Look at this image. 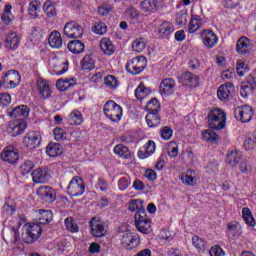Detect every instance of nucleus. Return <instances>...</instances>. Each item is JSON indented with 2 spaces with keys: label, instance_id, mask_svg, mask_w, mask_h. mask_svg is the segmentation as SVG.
Listing matches in <instances>:
<instances>
[{
  "label": "nucleus",
  "instance_id": "9",
  "mask_svg": "<svg viewBox=\"0 0 256 256\" xmlns=\"http://www.w3.org/2000/svg\"><path fill=\"white\" fill-rule=\"evenodd\" d=\"M234 115L238 121L249 123L253 119V107L249 105L239 106L235 109Z\"/></svg>",
  "mask_w": 256,
  "mask_h": 256
},
{
  "label": "nucleus",
  "instance_id": "4",
  "mask_svg": "<svg viewBox=\"0 0 256 256\" xmlns=\"http://www.w3.org/2000/svg\"><path fill=\"white\" fill-rule=\"evenodd\" d=\"M83 33V27L75 21L67 22L64 25L63 35L68 39H80V37H83Z\"/></svg>",
  "mask_w": 256,
  "mask_h": 256
},
{
  "label": "nucleus",
  "instance_id": "64",
  "mask_svg": "<svg viewBox=\"0 0 256 256\" xmlns=\"http://www.w3.org/2000/svg\"><path fill=\"white\" fill-rule=\"evenodd\" d=\"M176 23L178 25H187V12H180L176 14Z\"/></svg>",
  "mask_w": 256,
  "mask_h": 256
},
{
  "label": "nucleus",
  "instance_id": "53",
  "mask_svg": "<svg viewBox=\"0 0 256 256\" xmlns=\"http://www.w3.org/2000/svg\"><path fill=\"white\" fill-rule=\"evenodd\" d=\"M131 185V177L130 176H123L118 180V189L120 191H127L129 186Z\"/></svg>",
  "mask_w": 256,
  "mask_h": 256
},
{
  "label": "nucleus",
  "instance_id": "25",
  "mask_svg": "<svg viewBox=\"0 0 256 256\" xmlns=\"http://www.w3.org/2000/svg\"><path fill=\"white\" fill-rule=\"evenodd\" d=\"M20 41H21V38H19V35L16 32H11L7 35L4 45L6 49L15 51V49L19 47Z\"/></svg>",
  "mask_w": 256,
  "mask_h": 256
},
{
  "label": "nucleus",
  "instance_id": "41",
  "mask_svg": "<svg viewBox=\"0 0 256 256\" xmlns=\"http://www.w3.org/2000/svg\"><path fill=\"white\" fill-rule=\"evenodd\" d=\"M114 153L115 155H118L119 157H122V159H129L131 157V152L129 151V148L123 144H118L114 147Z\"/></svg>",
  "mask_w": 256,
  "mask_h": 256
},
{
  "label": "nucleus",
  "instance_id": "32",
  "mask_svg": "<svg viewBox=\"0 0 256 256\" xmlns=\"http://www.w3.org/2000/svg\"><path fill=\"white\" fill-rule=\"evenodd\" d=\"M200 27H203V18L199 15H193L188 25L189 33H197Z\"/></svg>",
  "mask_w": 256,
  "mask_h": 256
},
{
  "label": "nucleus",
  "instance_id": "2",
  "mask_svg": "<svg viewBox=\"0 0 256 256\" xmlns=\"http://www.w3.org/2000/svg\"><path fill=\"white\" fill-rule=\"evenodd\" d=\"M25 232L22 234V241L24 243H27L28 245H31V243H35L39 237H41V234L43 233V228L41 227V224L37 223H26L24 225Z\"/></svg>",
  "mask_w": 256,
  "mask_h": 256
},
{
  "label": "nucleus",
  "instance_id": "7",
  "mask_svg": "<svg viewBox=\"0 0 256 256\" xmlns=\"http://www.w3.org/2000/svg\"><path fill=\"white\" fill-rule=\"evenodd\" d=\"M2 83L7 89H15L21 83V75L17 70H8L2 77Z\"/></svg>",
  "mask_w": 256,
  "mask_h": 256
},
{
  "label": "nucleus",
  "instance_id": "44",
  "mask_svg": "<svg viewBox=\"0 0 256 256\" xmlns=\"http://www.w3.org/2000/svg\"><path fill=\"white\" fill-rule=\"evenodd\" d=\"M128 209L132 213L135 211H136V213H137V211H143V209H145V206H143V200H141V199L131 200L128 204Z\"/></svg>",
  "mask_w": 256,
  "mask_h": 256
},
{
  "label": "nucleus",
  "instance_id": "1",
  "mask_svg": "<svg viewBox=\"0 0 256 256\" xmlns=\"http://www.w3.org/2000/svg\"><path fill=\"white\" fill-rule=\"evenodd\" d=\"M227 121V116L225 112L219 108H214L210 110L208 114V126L210 129H214L215 131H221L225 127V123Z\"/></svg>",
  "mask_w": 256,
  "mask_h": 256
},
{
  "label": "nucleus",
  "instance_id": "31",
  "mask_svg": "<svg viewBox=\"0 0 256 256\" xmlns=\"http://www.w3.org/2000/svg\"><path fill=\"white\" fill-rule=\"evenodd\" d=\"M241 152L235 149H231L226 154V163L228 165H238L241 161Z\"/></svg>",
  "mask_w": 256,
  "mask_h": 256
},
{
  "label": "nucleus",
  "instance_id": "35",
  "mask_svg": "<svg viewBox=\"0 0 256 256\" xmlns=\"http://www.w3.org/2000/svg\"><path fill=\"white\" fill-rule=\"evenodd\" d=\"M146 123L148 127H158V125H161V116H159V112H148L146 115Z\"/></svg>",
  "mask_w": 256,
  "mask_h": 256
},
{
  "label": "nucleus",
  "instance_id": "18",
  "mask_svg": "<svg viewBox=\"0 0 256 256\" xmlns=\"http://www.w3.org/2000/svg\"><path fill=\"white\" fill-rule=\"evenodd\" d=\"M175 80L173 78H165L160 83L161 95H173L175 93Z\"/></svg>",
  "mask_w": 256,
  "mask_h": 256
},
{
  "label": "nucleus",
  "instance_id": "26",
  "mask_svg": "<svg viewBox=\"0 0 256 256\" xmlns=\"http://www.w3.org/2000/svg\"><path fill=\"white\" fill-rule=\"evenodd\" d=\"M256 87L255 79L250 78L246 81L242 82L241 88H240V94L242 97H249L251 93H253V90Z\"/></svg>",
  "mask_w": 256,
  "mask_h": 256
},
{
  "label": "nucleus",
  "instance_id": "10",
  "mask_svg": "<svg viewBox=\"0 0 256 256\" xmlns=\"http://www.w3.org/2000/svg\"><path fill=\"white\" fill-rule=\"evenodd\" d=\"M90 225V233L93 235V237L101 238L105 237L107 233V229H105V224L97 219V218H92L89 222Z\"/></svg>",
  "mask_w": 256,
  "mask_h": 256
},
{
  "label": "nucleus",
  "instance_id": "42",
  "mask_svg": "<svg viewBox=\"0 0 256 256\" xmlns=\"http://www.w3.org/2000/svg\"><path fill=\"white\" fill-rule=\"evenodd\" d=\"M242 217L249 227H255V218L248 207L242 209Z\"/></svg>",
  "mask_w": 256,
  "mask_h": 256
},
{
  "label": "nucleus",
  "instance_id": "57",
  "mask_svg": "<svg viewBox=\"0 0 256 256\" xmlns=\"http://www.w3.org/2000/svg\"><path fill=\"white\" fill-rule=\"evenodd\" d=\"M256 147V137L248 136L244 140V149L246 151H251V149H255Z\"/></svg>",
  "mask_w": 256,
  "mask_h": 256
},
{
  "label": "nucleus",
  "instance_id": "21",
  "mask_svg": "<svg viewBox=\"0 0 256 256\" xmlns=\"http://www.w3.org/2000/svg\"><path fill=\"white\" fill-rule=\"evenodd\" d=\"M35 215L38 225H47L53 221V211L51 210H36Z\"/></svg>",
  "mask_w": 256,
  "mask_h": 256
},
{
  "label": "nucleus",
  "instance_id": "12",
  "mask_svg": "<svg viewBox=\"0 0 256 256\" xmlns=\"http://www.w3.org/2000/svg\"><path fill=\"white\" fill-rule=\"evenodd\" d=\"M2 161L15 165L19 161V150L13 146H7L1 153Z\"/></svg>",
  "mask_w": 256,
  "mask_h": 256
},
{
  "label": "nucleus",
  "instance_id": "14",
  "mask_svg": "<svg viewBox=\"0 0 256 256\" xmlns=\"http://www.w3.org/2000/svg\"><path fill=\"white\" fill-rule=\"evenodd\" d=\"M36 193L42 201H45V203H53V201L57 199L55 190L50 186H40Z\"/></svg>",
  "mask_w": 256,
  "mask_h": 256
},
{
  "label": "nucleus",
  "instance_id": "63",
  "mask_svg": "<svg viewBox=\"0 0 256 256\" xmlns=\"http://www.w3.org/2000/svg\"><path fill=\"white\" fill-rule=\"evenodd\" d=\"M111 11H113V6L109 4L98 7V14L101 15V17H107V14L111 13Z\"/></svg>",
  "mask_w": 256,
  "mask_h": 256
},
{
  "label": "nucleus",
  "instance_id": "47",
  "mask_svg": "<svg viewBox=\"0 0 256 256\" xmlns=\"http://www.w3.org/2000/svg\"><path fill=\"white\" fill-rule=\"evenodd\" d=\"M202 139L208 143H213V141H218L219 136L213 130L208 129L202 132Z\"/></svg>",
  "mask_w": 256,
  "mask_h": 256
},
{
  "label": "nucleus",
  "instance_id": "8",
  "mask_svg": "<svg viewBox=\"0 0 256 256\" xmlns=\"http://www.w3.org/2000/svg\"><path fill=\"white\" fill-rule=\"evenodd\" d=\"M23 145L27 149H37L41 145V133L30 131L23 138Z\"/></svg>",
  "mask_w": 256,
  "mask_h": 256
},
{
  "label": "nucleus",
  "instance_id": "61",
  "mask_svg": "<svg viewBox=\"0 0 256 256\" xmlns=\"http://www.w3.org/2000/svg\"><path fill=\"white\" fill-rule=\"evenodd\" d=\"M68 69H69V62L65 60L55 67L54 73H56V75H63V73H66Z\"/></svg>",
  "mask_w": 256,
  "mask_h": 256
},
{
  "label": "nucleus",
  "instance_id": "33",
  "mask_svg": "<svg viewBox=\"0 0 256 256\" xmlns=\"http://www.w3.org/2000/svg\"><path fill=\"white\" fill-rule=\"evenodd\" d=\"M68 49L71 53L79 55V53H83L85 51V43L81 40H72L68 43Z\"/></svg>",
  "mask_w": 256,
  "mask_h": 256
},
{
  "label": "nucleus",
  "instance_id": "6",
  "mask_svg": "<svg viewBox=\"0 0 256 256\" xmlns=\"http://www.w3.org/2000/svg\"><path fill=\"white\" fill-rule=\"evenodd\" d=\"M67 193L71 195V197H79L85 193V182L79 176H75L69 182L67 186Z\"/></svg>",
  "mask_w": 256,
  "mask_h": 256
},
{
  "label": "nucleus",
  "instance_id": "49",
  "mask_svg": "<svg viewBox=\"0 0 256 256\" xmlns=\"http://www.w3.org/2000/svg\"><path fill=\"white\" fill-rule=\"evenodd\" d=\"M43 11L46 13L47 17H55L57 15V11L55 9V5L53 2L47 0L43 5Z\"/></svg>",
  "mask_w": 256,
  "mask_h": 256
},
{
  "label": "nucleus",
  "instance_id": "27",
  "mask_svg": "<svg viewBox=\"0 0 256 256\" xmlns=\"http://www.w3.org/2000/svg\"><path fill=\"white\" fill-rule=\"evenodd\" d=\"M75 85H77V78H64L56 81L58 91H67V89H71Z\"/></svg>",
  "mask_w": 256,
  "mask_h": 256
},
{
  "label": "nucleus",
  "instance_id": "19",
  "mask_svg": "<svg viewBox=\"0 0 256 256\" xmlns=\"http://www.w3.org/2000/svg\"><path fill=\"white\" fill-rule=\"evenodd\" d=\"M251 51V40L245 36L238 39L236 43V52L238 55H247Z\"/></svg>",
  "mask_w": 256,
  "mask_h": 256
},
{
  "label": "nucleus",
  "instance_id": "5",
  "mask_svg": "<svg viewBox=\"0 0 256 256\" xmlns=\"http://www.w3.org/2000/svg\"><path fill=\"white\" fill-rule=\"evenodd\" d=\"M147 67V59L143 56L134 57L126 64V70L131 75H139Z\"/></svg>",
  "mask_w": 256,
  "mask_h": 256
},
{
  "label": "nucleus",
  "instance_id": "15",
  "mask_svg": "<svg viewBox=\"0 0 256 256\" xmlns=\"http://www.w3.org/2000/svg\"><path fill=\"white\" fill-rule=\"evenodd\" d=\"M200 35L203 41V45H205V47L208 49H213V47H215V45H217L219 42V38L215 32L211 30H203Z\"/></svg>",
  "mask_w": 256,
  "mask_h": 256
},
{
  "label": "nucleus",
  "instance_id": "16",
  "mask_svg": "<svg viewBox=\"0 0 256 256\" xmlns=\"http://www.w3.org/2000/svg\"><path fill=\"white\" fill-rule=\"evenodd\" d=\"M233 93H235V86L233 85V83L228 82L218 88V99H220V101H229Z\"/></svg>",
  "mask_w": 256,
  "mask_h": 256
},
{
  "label": "nucleus",
  "instance_id": "43",
  "mask_svg": "<svg viewBox=\"0 0 256 256\" xmlns=\"http://www.w3.org/2000/svg\"><path fill=\"white\" fill-rule=\"evenodd\" d=\"M64 225L69 233H79V225L73 220V217H67L64 220Z\"/></svg>",
  "mask_w": 256,
  "mask_h": 256
},
{
  "label": "nucleus",
  "instance_id": "23",
  "mask_svg": "<svg viewBox=\"0 0 256 256\" xmlns=\"http://www.w3.org/2000/svg\"><path fill=\"white\" fill-rule=\"evenodd\" d=\"M38 92L43 99H49L51 97V85L47 80L39 78L37 80Z\"/></svg>",
  "mask_w": 256,
  "mask_h": 256
},
{
  "label": "nucleus",
  "instance_id": "45",
  "mask_svg": "<svg viewBox=\"0 0 256 256\" xmlns=\"http://www.w3.org/2000/svg\"><path fill=\"white\" fill-rule=\"evenodd\" d=\"M159 109H161V104L157 98H152L146 105L148 113H159Z\"/></svg>",
  "mask_w": 256,
  "mask_h": 256
},
{
  "label": "nucleus",
  "instance_id": "62",
  "mask_svg": "<svg viewBox=\"0 0 256 256\" xmlns=\"http://www.w3.org/2000/svg\"><path fill=\"white\" fill-rule=\"evenodd\" d=\"M181 181L184 185H189L191 187L197 185V179L187 174L181 176Z\"/></svg>",
  "mask_w": 256,
  "mask_h": 256
},
{
  "label": "nucleus",
  "instance_id": "24",
  "mask_svg": "<svg viewBox=\"0 0 256 256\" xmlns=\"http://www.w3.org/2000/svg\"><path fill=\"white\" fill-rule=\"evenodd\" d=\"M156 145L155 141L149 140L142 149L138 151L139 159H147V157H151L153 153H155Z\"/></svg>",
  "mask_w": 256,
  "mask_h": 256
},
{
  "label": "nucleus",
  "instance_id": "48",
  "mask_svg": "<svg viewBox=\"0 0 256 256\" xmlns=\"http://www.w3.org/2000/svg\"><path fill=\"white\" fill-rule=\"evenodd\" d=\"M35 164L31 160H25L20 166V173L22 175H29L33 171Z\"/></svg>",
  "mask_w": 256,
  "mask_h": 256
},
{
  "label": "nucleus",
  "instance_id": "54",
  "mask_svg": "<svg viewBox=\"0 0 256 256\" xmlns=\"http://www.w3.org/2000/svg\"><path fill=\"white\" fill-rule=\"evenodd\" d=\"M92 31L93 33H96V35H105V33H107V24L96 22L92 27Z\"/></svg>",
  "mask_w": 256,
  "mask_h": 256
},
{
  "label": "nucleus",
  "instance_id": "28",
  "mask_svg": "<svg viewBox=\"0 0 256 256\" xmlns=\"http://www.w3.org/2000/svg\"><path fill=\"white\" fill-rule=\"evenodd\" d=\"M33 183H47V168H37L31 173Z\"/></svg>",
  "mask_w": 256,
  "mask_h": 256
},
{
  "label": "nucleus",
  "instance_id": "20",
  "mask_svg": "<svg viewBox=\"0 0 256 256\" xmlns=\"http://www.w3.org/2000/svg\"><path fill=\"white\" fill-rule=\"evenodd\" d=\"M140 8L143 13H147L148 15L157 13V9H159V0H142L140 2Z\"/></svg>",
  "mask_w": 256,
  "mask_h": 256
},
{
  "label": "nucleus",
  "instance_id": "29",
  "mask_svg": "<svg viewBox=\"0 0 256 256\" xmlns=\"http://www.w3.org/2000/svg\"><path fill=\"white\" fill-rule=\"evenodd\" d=\"M10 117H21L20 119H27L29 117V107L27 105L16 106L11 112H9Z\"/></svg>",
  "mask_w": 256,
  "mask_h": 256
},
{
  "label": "nucleus",
  "instance_id": "3",
  "mask_svg": "<svg viewBox=\"0 0 256 256\" xmlns=\"http://www.w3.org/2000/svg\"><path fill=\"white\" fill-rule=\"evenodd\" d=\"M104 115L114 123H117L123 117V108L119 104H116L115 101L109 100L104 105Z\"/></svg>",
  "mask_w": 256,
  "mask_h": 256
},
{
  "label": "nucleus",
  "instance_id": "17",
  "mask_svg": "<svg viewBox=\"0 0 256 256\" xmlns=\"http://www.w3.org/2000/svg\"><path fill=\"white\" fill-rule=\"evenodd\" d=\"M179 82L184 87H199V76L191 72H184L179 77Z\"/></svg>",
  "mask_w": 256,
  "mask_h": 256
},
{
  "label": "nucleus",
  "instance_id": "52",
  "mask_svg": "<svg viewBox=\"0 0 256 256\" xmlns=\"http://www.w3.org/2000/svg\"><path fill=\"white\" fill-rule=\"evenodd\" d=\"M134 219H135V225H138V224L141 225L143 222L151 220L147 217V212L145 211V208L140 211H137L135 213Z\"/></svg>",
  "mask_w": 256,
  "mask_h": 256
},
{
  "label": "nucleus",
  "instance_id": "37",
  "mask_svg": "<svg viewBox=\"0 0 256 256\" xmlns=\"http://www.w3.org/2000/svg\"><path fill=\"white\" fill-rule=\"evenodd\" d=\"M68 122L70 125H82L83 124V114L79 110H73L68 115Z\"/></svg>",
  "mask_w": 256,
  "mask_h": 256
},
{
  "label": "nucleus",
  "instance_id": "59",
  "mask_svg": "<svg viewBox=\"0 0 256 256\" xmlns=\"http://www.w3.org/2000/svg\"><path fill=\"white\" fill-rule=\"evenodd\" d=\"M81 67H82V69L89 70V71H91V69H93V67H94L93 59H91L90 55L84 56V58L81 61Z\"/></svg>",
  "mask_w": 256,
  "mask_h": 256
},
{
  "label": "nucleus",
  "instance_id": "55",
  "mask_svg": "<svg viewBox=\"0 0 256 256\" xmlns=\"http://www.w3.org/2000/svg\"><path fill=\"white\" fill-rule=\"evenodd\" d=\"M167 150L169 157L175 158L179 155V145H177L176 142H169Z\"/></svg>",
  "mask_w": 256,
  "mask_h": 256
},
{
  "label": "nucleus",
  "instance_id": "46",
  "mask_svg": "<svg viewBox=\"0 0 256 256\" xmlns=\"http://www.w3.org/2000/svg\"><path fill=\"white\" fill-rule=\"evenodd\" d=\"M192 243L199 253H203V251L207 249V242H205V240L201 239L199 236H194L192 238Z\"/></svg>",
  "mask_w": 256,
  "mask_h": 256
},
{
  "label": "nucleus",
  "instance_id": "58",
  "mask_svg": "<svg viewBox=\"0 0 256 256\" xmlns=\"http://www.w3.org/2000/svg\"><path fill=\"white\" fill-rule=\"evenodd\" d=\"M53 136L56 141H63L67 139V133L63 128L56 127L53 130Z\"/></svg>",
  "mask_w": 256,
  "mask_h": 256
},
{
  "label": "nucleus",
  "instance_id": "13",
  "mask_svg": "<svg viewBox=\"0 0 256 256\" xmlns=\"http://www.w3.org/2000/svg\"><path fill=\"white\" fill-rule=\"evenodd\" d=\"M25 129H27V123H25V120L18 119L7 126V133L12 137H17V135L24 133Z\"/></svg>",
  "mask_w": 256,
  "mask_h": 256
},
{
  "label": "nucleus",
  "instance_id": "22",
  "mask_svg": "<svg viewBox=\"0 0 256 256\" xmlns=\"http://www.w3.org/2000/svg\"><path fill=\"white\" fill-rule=\"evenodd\" d=\"M48 43L52 49H61L63 47V37L61 32L54 30L50 33Z\"/></svg>",
  "mask_w": 256,
  "mask_h": 256
},
{
  "label": "nucleus",
  "instance_id": "34",
  "mask_svg": "<svg viewBox=\"0 0 256 256\" xmlns=\"http://www.w3.org/2000/svg\"><path fill=\"white\" fill-rule=\"evenodd\" d=\"M151 95V88H147L143 82L139 84V86L135 90V97L139 101H143L145 97H149Z\"/></svg>",
  "mask_w": 256,
  "mask_h": 256
},
{
  "label": "nucleus",
  "instance_id": "40",
  "mask_svg": "<svg viewBox=\"0 0 256 256\" xmlns=\"http://www.w3.org/2000/svg\"><path fill=\"white\" fill-rule=\"evenodd\" d=\"M229 235L232 237H241L243 231L241 230V224L239 222H230L227 224Z\"/></svg>",
  "mask_w": 256,
  "mask_h": 256
},
{
  "label": "nucleus",
  "instance_id": "38",
  "mask_svg": "<svg viewBox=\"0 0 256 256\" xmlns=\"http://www.w3.org/2000/svg\"><path fill=\"white\" fill-rule=\"evenodd\" d=\"M172 32L173 24H171L170 22H163L158 28L159 36L162 39H166V37H169V35H171Z\"/></svg>",
  "mask_w": 256,
  "mask_h": 256
},
{
  "label": "nucleus",
  "instance_id": "11",
  "mask_svg": "<svg viewBox=\"0 0 256 256\" xmlns=\"http://www.w3.org/2000/svg\"><path fill=\"white\" fill-rule=\"evenodd\" d=\"M140 243L139 234L128 232L122 235L121 244L125 249H135Z\"/></svg>",
  "mask_w": 256,
  "mask_h": 256
},
{
  "label": "nucleus",
  "instance_id": "30",
  "mask_svg": "<svg viewBox=\"0 0 256 256\" xmlns=\"http://www.w3.org/2000/svg\"><path fill=\"white\" fill-rule=\"evenodd\" d=\"M100 49L104 55H113L115 53V45L109 38H102L100 41Z\"/></svg>",
  "mask_w": 256,
  "mask_h": 256
},
{
  "label": "nucleus",
  "instance_id": "56",
  "mask_svg": "<svg viewBox=\"0 0 256 256\" xmlns=\"http://www.w3.org/2000/svg\"><path fill=\"white\" fill-rule=\"evenodd\" d=\"M104 83L107 87H110V89H116V87L119 86V82L117 81V78L113 75H108L104 78Z\"/></svg>",
  "mask_w": 256,
  "mask_h": 256
},
{
  "label": "nucleus",
  "instance_id": "36",
  "mask_svg": "<svg viewBox=\"0 0 256 256\" xmlns=\"http://www.w3.org/2000/svg\"><path fill=\"white\" fill-rule=\"evenodd\" d=\"M39 11H41V2L39 0H33L29 3L28 13L31 19H37L39 17Z\"/></svg>",
  "mask_w": 256,
  "mask_h": 256
},
{
  "label": "nucleus",
  "instance_id": "50",
  "mask_svg": "<svg viewBox=\"0 0 256 256\" xmlns=\"http://www.w3.org/2000/svg\"><path fill=\"white\" fill-rule=\"evenodd\" d=\"M135 227L140 233H143V235H149V233H151V220H146L141 224H136Z\"/></svg>",
  "mask_w": 256,
  "mask_h": 256
},
{
  "label": "nucleus",
  "instance_id": "39",
  "mask_svg": "<svg viewBox=\"0 0 256 256\" xmlns=\"http://www.w3.org/2000/svg\"><path fill=\"white\" fill-rule=\"evenodd\" d=\"M46 153L49 157H57L63 153V150L60 144L51 142L46 147Z\"/></svg>",
  "mask_w": 256,
  "mask_h": 256
},
{
  "label": "nucleus",
  "instance_id": "51",
  "mask_svg": "<svg viewBox=\"0 0 256 256\" xmlns=\"http://www.w3.org/2000/svg\"><path fill=\"white\" fill-rule=\"evenodd\" d=\"M145 47H147V44L143 38L136 39L132 43V49L133 51H136V53H143V51H145Z\"/></svg>",
  "mask_w": 256,
  "mask_h": 256
},
{
  "label": "nucleus",
  "instance_id": "60",
  "mask_svg": "<svg viewBox=\"0 0 256 256\" xmlns=\"http://www.w3.org/2000/svg\"><path fill=\"white\" fill-rule=\"evenodd\" d=\"M239 170L244 175H249V173H253V168L251 167V163L247 160H243L239 165Z\"/></svg>",
  "mask_w": 256,
  "mask_h": 256
}]
</instances>
